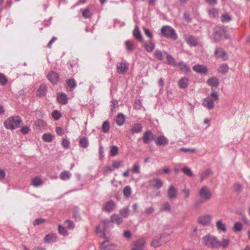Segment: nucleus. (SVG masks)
Wrapping results in <instances>:
<instances>
[{
  "mask_svg": "<svg viewBox=\"0 0 250 250\" xmlns=\"http://www.w3.org/2000/svg\"><path fill=\"white\" fill-rule=\"evenodd\" d=\"M164 236V234L161 235L159 238H154L151 242V245L154 248H157L162 245L161 238Z\"/></svg>",
  "mask_w": 250,
  "mask_h": 250,
  "instance_id": "obj_28",
  "label": "nucleus"
},
{
  "mask_svg": "<svg viewBox=\"0 0 250 250\" xmlns=\"http://www.w3.org/2000/svg\"><path fill=\"white\" fill-rule=\"evenodd\" d=\"M115 206V203L112 200H110L104 204L103 209L106 212H110L113 211Z\"/></svg>",
  "mask_w": 250,
  "mask_h": 250,
  "instance_id": "obj_12",
  "label": "nucleus"
},
{
  "mask_svg": "<svg viewBox=\"0 0 250 250\" xmlns=\"http://www.w3.org/2000/svg\"><path fill=\"white\" fill-rule=\"evenodd\" d=\"M118 107V101L117 100H112L111 101V111L112 112L115 111V109Z\"/></svg>",
  "mask_w": 250,
  "mask_h": 250,
  "instance_id": "obj_53",
  "label": "nucleus"
},
{
  "mask_svg": "<svg viewBox=\"0 0 250 250\" xmlns=\"http://www.w3.org/2000/svg\"><path fill=\"white\" fill-rule=\"evenodd\" d=\"M207 83L208 85L214 88L217 87L219 84L218 79L214 77H212L208 79Z\"/></svg>",
  "mask_w": 250,
  "mask_h": 250,
  "instance_id": "obj_20",
  "label": "nucleus"
},
{
  "mask_svg": "<svg viewBox=\"0 0 250 250\" xmlns=\"http://www.w3.org/2000/svg\"><path fill=\"white\" fill-rule=\"evenodd\" d=\"M62 145L65 149H67L69 147L70 142L67 137L63 138L62 139Z\"/></svg>",
  "mask_w": 250,
  "mask_h": 250,
  "instance_id": "obj_48",
  "label": "nucleus"
},
{
  "mask_svg": "<svg viewBox=\"0 0 250 250\" xmlns=\"http://www.w3.org/2000/svg\"><path fill=\"white\" fill-rule=\"evenodd\" d=\"M216 227L218 231H222L224 233L227 231L225 224H224L221 220L216 222Z\"/></svg>",
  "mask_w": 250,
  "mask_h": 250,
  "instance_id": "obj_27",
  "label": "nucleus"
},
{
  "mask_svg": "<svg viewBox=\"0 0 250 250\" xmlns=\"http://www.w3.org/2000/svg\"><path fill=\"white\" fill-rule=\"evenodd\" d=\"M56 236L53 234H47L45 236V242L50 243H53L56 241Z\"/></svg>",
  "mask_w": 250,
  "mask_h": 250,
  "instance_id": "obj_32",
  "label": "nucleus"
},
{
  "mask_svg": "<svg viewBox=\"0 0 250 250\" xmlns=\"http://www.w3.org/2000/svg\"><path fill=\"white\" fill-rule=\"evenodd\" d=\"M119 149L116 146H112L110 148V154L111 156L114 157L118 153Z\"/></svg>",
  "mask_w": 250,
  "mask_h": 250,
  "instance_id": "obj_47",
  "label": "nucleus"
},
{
  "mask_svg": "<svg viewBox=\"0 0 250 250\" xmlns=\"http://www.w3.org/2000/svg\"><path fill=\"white\" fill-rule=\"evenodd\" d=\"M211 173V170L210 169H208L205 171L203 172L200 175L201 181H203L207 178Z\"/></svg>",
  "mask_w": 250,
  "mask_h": 250,
  "instance_id": "obj_42",
  "label": "nucleus"
},
{
  "mask_svg": "<svg viewBox=\"0 0 250 250\" xmlns=\"http://www.w3.org/2000/svg\"><path fill=\"white\" fill-rule=\"evenodd\" d=\"M57 100L58 102L62 104H66L68 102L67 96L63 93H60L58 95Z\"/></svg>",
  "mask_w": 250,
  "mask_h": 250,
  "instance_id": "obj_22",
  "label": "nucleus"
},
{
  "mask_svg": "<svg viewBox=\"0 0 250 250\" xmlns=\"http://www.w3.org/2000/svg\"><path fill=\"white\" fill-rule=\"evenodd\" d=\"M184 39L186 42L190 46H195L198 44L197 39L192 35H186Z\"/></svg>",
  "mask_w": 250,
  "mask_h": 250,
  "instance_id": "obj_7",
  "label": "nucleus"
},
{
  "mask_svg": "<svg viewBox=\"0 0 250 250\" xmlns=\"http://www.w3.org/2000/svg\"><path fill=\"white\" fill-rule=\"evenodd\" d=\"M7 83V79L2 73H0V83L2 85H5Z\"/></svg>",
  "mask_w": 250,
  "mask_h": 250,
  "instance_id": "obj_56",
  "label": "nucleus"
},
{
  "mask_svg": "<svg viewBox=\"0 0 250 250\" xmlns=\"http://www.w3.org/2000/svg\"><path fill=\"white\" fill-rule=\"evenodd\" d=\"M126 49L128 51L131 52L133 49V42L130 41H126L125 42Z\"/></svg>",
  "mask_w": 250,
  "mask_h": 250,
  "instance_id": "obj_46",
  "label": "nucleus"
},
{
  "mask_svg": "<svg viewBox=\"0 0 250 250\" xmlns=\"http://www.w3.org/2000/svg\"><path fill=\"white\" fill-rule=\"evenodd\" d=\"M66 83L68 87L71 88V90H73L76 86V83L74 79H68L66 81Z\"/></svg>",
  "mask_w": 250,
  "mask_h": 250,
  "instance_id": "obj_40",
  "label": "nucleus"
},
{
  "mask_svg": "<svg viewBox=\"0 0 250 250\" xmlns=\"http://www.w3.org/2000/svg\"><path fill=\"white\" fill-rule=\"evenodd\" d=\"M71 176V173L68 171H64L61 173L60 177L61 180L65 181L70 179Z\"/></svg>",
  "mask_w": 250,
  "mask_h": 250,
  "instance_id": "obj_33",
  "label": "nucleus"
},
{
  "mask_svg": "<svg viewBox=\"0 0 250 250\" xmlns=\"http://www.w3.org/2000/svg\"><path fill=\"white\" fill-rule=\"evenodd\" d=\"M229 243V241L227 239H224L222 240V243H221V247L223 248H226Z\"/></svg>",
  "mask_w": 250,
  "mask_h": 250,
  "instance_id": "obj_62",
  "label": "nucleus"
},
{
  "mask_svg": "<svg viewBox=\"0 0 250 250\" xmlns=\"http://www.w3.org/2000/svg\"><path fill=\"white\" fill-rule=\"evenodd\" d=\"M102 131L104 133H107L109 130V123L108 121H104L102 127Z\"/></svg>",
  "mask_w": 250,
  "mask_h": 250,
  "instance_id": "obj_45",
  "label": "nucleus"
},
{
  "mask_svg": "<svg viewBox=\"0 0 250 250\" xmlns=\"http://www.w3.org/2000/svg\"><path fill=\"white\" fill-rule=\"evenodd\" d=\"M143 126L139 124L133 125L131 132L132 134L139 133L142 131Z\"/></svg>",
  "mask_w": 250,
  "mask_h": 250,
  "instance_id": "obj_30",
  "label": "nucleus"
},
{
  "mask_svg": "<svg viewBox=\"0 0 250 250\" xmlns=\"http://www.w3.org/2000/svg\"><path fill=\"white\" fill-rule=\"evenodd\" d=\"M182 171L188 176L192 177L193 172L188 167H184L182 169Z\"/></svg>",
  "mask_w": 250,
  "mask_h": 250,
  "instance_id": "obj_51",
  "label": "nucleus"
},
{
  "mask_svg": "<svg viewBox=\"0 0 250 250\" xmlns=\"http://www.w3.org/2000/svg\"><path fill=\"white\" fill-rule=\"evenodd\" d=\"M182 193L184 195L185 198H187L189 197L190 194V190L188 188H185L182 190Z\"/></svg>",
  "mask_w": 250,
  "mask_h": 250,
  "instance_id": "obj_64",
  "label": "nucleus"
},
{
  "mask_svg": "<svg viewBox=\"0 0 250 250\" xmlns=\"http://www.w3.org/2000/svg\"><path fill=\"white\" fill-rule=\"evenodd\" d=\"M43 184V181L39 177H35L32 179L31 184L36 188L41 187Z\"/></svg>",
  "mask_w": 250,
  "mask_h": 250,
  "instance_id": "obj_25",
  "label": "nucleus"
},
{
  "mask_svg": "<svg viewBox=\"0 0 250 250\" xmlns=\"http://www.w3.org/2000/svg\"><path fill=\"white\" fill-rule=\"evenodd\" d=\"M161 33L163 36L172 40H176L178 38L175 30L170 26H163L161 28Z\"/></svg>",
  "mask_w": 250,
  "mask_h": 250,
  "instance_id": "obj_3",
  "label": "nucleus"
},
{
  "mask_svg": "<svg viewBox=\"0 0 250 250\" xmlns=\"http://www.w3.org/2000/svg\"><path fill=\"white\" fill-rule=\"evenodd\" d=\"M132 171L134 173H140V166L138 163H135L133 164L132 168Z\"/></svg>",
  "mask_w": 250,
  "mask_h": 250,
  "instance_id": "obj_49",
  "label": "nucleus"
},
{
  "mask_svg": "<svg viewBox=\"0 0 250 250\" xmlns=\"http://www.w3.org/2000/svg\"><path fill=\"white\" fill-rule=\"evenodd\" d=\"M111 246L108 241H104L100 244V249L101 250H109V247Z\"/></svg>",
  "mask_w": 250,
  "mask_h": 250,
  "instance_id": "obj_38",
  "label": "nucleus"
},
{
  "mask_svg": "<svg viewBox=\"0 0 250 250\" xmlns=\"http://www.w3.org/2000/svg\"><path fill=\"white\" fill-rule=\"evenodd\" d=\"M193 70L195 72L202 74H207L208 72L207 67L204 65L196 64L193 67Z\"/></svg>",
  "mask_w": 250,
  "mask_h": 250,
  "instance_id": "obj_14",
  "label": "nucleus"
},
{
  "mask_svg": "<svg viewBox=\"0 0 250 250\" xmlns=\"http://www.w3.org/2000/svg\"><path fill=\"white\" fill-rule=\"evenodd\" d=\"M91 13L88 9L83 10L82 15L84 18H88L91 16Z\"/></svg>",
  "mask_w": 250,
  "mask_h": 250,
  "instance_id": "obj_58",
  "label": "nucleus"
},
{
  "mask_svg": "<svg viewBox=\"0 0 250 250\" xmlns=\"http://www.w3.org/2000/svg\"><path fill=\"white\" fill-rule=\"evenodd\" d=\"M79 143L80 146L83 148H86L89 145L88 139L85 137H83L80 138Z\"/></svg>",
  "mask_w": 250,
  "mask_h": 250,
  "instance_id": "obj_35",
  "label": "nucleus"
},
{
  "mask_svg": "<svg viewBox=\"0 0 250 250\" xmlns=\"http://www.w3.org/2000/svg\"><path fill=\"white\" fill-rule=\"evenodd\" d=\"M221 19L223 22H229L231 20V17L229 14L226 13L221 15Z\"/></svg>",
  "mask_w": 250,
  "mask_h": 250,
  "instance_id": "obj_43",
  "label": "nucleus"
},
{
  "mask_svg": "<svg viewBox=\"0 0 250 250\" xmlns=\"http://www.w3.org/2000/svg\"><path fill=\"white\" fill-rule=\"evenodd\" d=\"M22 122L19 116H10L4 122V125L7 129L14 130L19 127Z\"/></svg>",
  "mask_w": 250,
  "mask_h": 250,
  "instance_id": "obj_1",
  "label": "nucleus"
},
{
  "mask_svg": "<svg viewBox=\"0 0 250 250\" xmlns=\"http://www.w3.org/2000/svg\"><path fill=\"white\" fill-rule=\"evenodd\" d=\"M242 224L240 222H236L234 225L233 229L236 231H240L242 229Z\"/></svg>",
  "mask_w": 250,
  "mask_h": 250,
  "instance_id": "obj_59",
  "label": "nucleus"
},
{
  "mask_svg": "<svg viewBox=\"0 0 250 250\" xmlns=\"http://www.w3.org/2000/svg\"><path fill=\"white\" fill-rule=\"evenodd\" d=\"M215 56L217 58H222L224 60L228 59L226 52L222 49L218 48L215 51Z\"/></svg>",
  "mask_w": 250,
  "mask_h": 250,
  "instance_id": "obj_16",
  "label": "nucleus"
},
{
  "mask_svg": "<svg viewBox=\"0 0 250 250\" xmlns=\"http://www.w3.org/2000/svg\"><path fill=\"white\" fill-rule=\"evenodd\" d=\"M178 65L180 67V69L186 74H188L190 72V67L186 65L183 62H180Z\"/></svg>",
  "mask_w": 250,
  "mask_h": 250,
  "instance_id": "obj_26",
  "label": "nucleus"
},
{
  "mask_svg": "<svg viewBox=\"0 0 250 250\" xmlns=\"http://www.w3.org/2000/svg\"><path fill=\"white\" fill-rule=\"evenodd\" d=\"M149 184L154 188L159 189L163 187V182L159 178H155L149 180Z\"/></svg>",
  "mask_w": 250,
  "mask_h": 250,
  "instance_id": "obj_8",
  "label": "nucleus"
},
{
  "mask_svg": "<svg viewBox=\"0 0 250 250\" xmlns=\"http://www.w3.org/2000/svg\"><path fill=\"white\" fill-rule=\"evenodd\" d=\"M48 80L52 83H56L59 81V76L55 71L50 72L47 76Z\"/></svg>",
  "mask_w": 250,
  "mask_h": 250,
  "instance_id": "obj_15",
  "label": "nucleus"
},
{
  "mask_svg": "<svg viewBox=\"0 0 250 250\" xmlns=\"http://www.w3.org/2000/svg\"><path fill=\"white\" fill-rule=\"evenodd\" d=\"M199 195L203 202L210 200L212 196L211 192L206 186L201 188L199 192Z\"/></svg>",
  "mask_w": 250,
  "mask_h": 250,
  "instance_id": "obj_4",
  "label": "nucleus"
},
{
  "mask_svg": "<svg viewBox=\"0 0 250 250\" xmlns=\"http://www.w3.org/2000/svg\"><path fill=\"white\" fill-rule=\"evenodd\" d=\"M110 221L108 219L104 220L102 221L101 225H102V229H101V226H98L96 228L97 233H102L103 236L105 235V227L109 224Z\"/></svg>",
  "mask_w": 250,
  "mask_h": 250,
  "instance_id": "obj_10",
  "label": "nucleus"
},
{
  "mask_svg": "<svg viewBox=\"0 0 250 250\" xmlns=\"http://www.w3.org/2000/svg\"><path fill=\"white\" fill-rule=\"evenodd\" d=\"M155 46V44L151 40L145 44V49L148 52H152L154 50Z\"/></svg>",
  "mask_w": 250,
  "mask_h": 250,
  "instance_id": "obj_29",
  "label": "nucleus"
},
{
  "mask_svg": "<svg viewBox=\"0 0 250 250\" xmlns=\"http://www.w3.org/2000/svg\"><path fill=\"white\" fill-rule=\"evenodd\" d=\"M211 216L206 215L200 217L198 219V222L200 224L205 226L208 225L210 222Z\"/></svg>",
  "mask_w": 250,
  "mask_h": 250,
  "instance_id": "obj_18",
  "label": "nucleus"
},
{
  "mask_svg": "<svg viewBox=\"0 0 250 250\" xmlns=\"http://www.w3.org/2000/svg\"><path fill=\"white\" fill-rule=\"evenodd\" d=\"M127 68L126 64L124 62H119L117 65V71L120 74L126 72Z\"/></svg>",
  "mask_w": 250,
  "mask_h": 250,
  "instance_id": "obj_19",
  "label": "nucleus"
},
{
  "mask_svg": "<svg viewBox=\"0 0 250 250\" xmlns=\"http://www.w3.org/2000/svg\"><path fill=\"white\" fill-rule=\"evenodd\" d=\"M133 36L137 40L141 41L142 40V37L141 33L139 31V27L136 25L133 31Z\"/></svg>",
  "mask_w": 250,
  "mask_h": 250,
  "instance_id": "obj_34",
  "label": "nucleus"
},
{
  "mask_svg": "<svg viewBox=\"0 0 250 250\" xmlns=\"http://www.w3.org/2000/svg\"><path fill=\"white\" fill-rule=\"evenodd\" d=\"M224 29L221 27H216L214 29V39L216 42L219 41L222 36L224 34Z\"/></svg>",
  "mask_w": 250,
  "mask_h": 250,
  "instance_id": "obj_5",
  "label": "nucleus"
},
{
  "mask_svg": "<svg viewBox=\"0 0 250 250\" xmlns=\"http://www.w3.org/2000/svg\"><path fill=\"white\" fill-rule=\"evenodd\" d=\"M208 14L210 17H216L218 15V11L216 9L213 8L208 10Z\"/></svg>",
  "mask_w": 250,
  "mask_h": 250,
  "instance_id": "obj_52",
  "label": "nucleus"
},
{
  "mask_svg": "<svg viewBox=\"0 0 250 250\" xmlns=\"http://www.w3.org/2000/svg\"><path fill=\"white\" fill-rule=\"evenodd\" d=\"M164 54L166 55V59L168 64L174 66L176 65V61L171 55L167 54L166 52H164Z\"/></svg>",
  "mask_w": 250,
  "mask_h": 250,
  "instance_id": "obj_31",
  "label": "nucleus"
},
{
  "mask_svg": "<svg viewBox=\"0 0 250 250\" xmlns=\"http://www.w3.org/2000/svg\"><path fill=\"white\" fill-rule=\"evenodd\" d=\"M229 70V67L228 65L226 64H223L221 65L218 69V71L219 73H221L222 74H225L228 72Z\"/></svg>",
  "mask_w": 250,
  "mask_h": 250,
  "instance_id": "obj_39",
  "label": "nucleus"
},
{
  "mask_svg": "<svg viewBox=\"0 0 250 250\" xmlns=\"http://www.w3.org/2000/svg\"><path fill=\"white\" fill-rule=\"evenodd\" d=\"M155 57L159 60H163L164 56L162 52L159 50H156L155 52Z\"/></svg>",
  "mask_w": 250,
  "mask_h": 250,
  "instance_id": "obj_57",
  "label": "nucleus"
},
{
  "mask_svg": "<svg viewBox=\"0 0 250 250\" xmlns=\"http://www.w3.org/2000/svg\"><path fill=\"white\" fill-rule=\"evenodd\" d=\"M65 224L66 228L68 229H72L74 228L75 225L74 223L69 220H66L65 222Z\"/></svg>",
  "mask_w": 250,
  "mask_h": 250,
  "instance_id": "obj_55",
  "label": "nucleus"
},
{
  "mask_svg": "<svg viewBox=\"0 0 250 250\" xmlns=\"http://www.w3.org/2000/svg\"><path fill=\"white\" fill-rule=\"evenodd\" d=\"M188 82L189 80L188 78L185 77H182L178 82V85L180 88L185 89L188 87Z\"/></svg>",
  "mask_w": 250,
  "mask_h": 250,
  "instance_id": "obj_21",
  "label": "nucleus"
},
{
  "mask_svg": "<svg viewBox=\"0 0 250 250\" xmlns=\"http://www.w3.org/2000/svg\"><path fill=\"white\" fill-rule=\"evenodd\" d=\"M177 189L173 185H170L167 190V196L170 199H175L177 196Z\"/></svg>",
  "mask_w": 250,
  "mask_h": 250,
  "instance_id": "obj_11",
  "label": "nucleus"
},
{
  "mask_svg": "<svg viewBox=\"0 0 250 250\" xmlns=\"http://www.w3.org/2000/svg\"><path fill=\"white\" fill-rule=\"evenodd\" d=\"M145 244V239L140 238L134 243L133 247L131 250H144Z\"/></svg>",
  "mask_w": 250,
  "mask_h": 250,
  "instance_id": "obj_9",
  "label": "nucleus"
},
{
  "mask_svg": "<svg viewBox=\"0 0 250 250\" xmlns=\"http://www.w3.org/2000/svg\"><path fill=\"white\" fill-rule=\"evenodd\" d=\"M119 212L122 216L126 218L129 215L130 211L128 208L126 207L121 209L119 211Z\"/></svg>",
  "mask_w": 250,
  "mask_h": 250,
  "instance_id": "obj_44",
  "label": "nucleus"
},
{
  "mask_svg": "<svg viewBox=\"0 0 250 250\" xmlns=\"http://www.w3.org/2000/svg\"><path fill=\"white\" fill-rule=\"evenodd\" d=\"M203 243L208 248L214 249L221 247V242L213 235H207L203 237Z\"/></svg>",
  "mask_w": 250,
  "mask_h": 250,
  "instance_id": "obj_2",
  "label": "nucleus"
},
{
  "mask_svg": "<svg viewBox=\"0 0 250 250\" xmlns=\"http://www.w3.org/2000/svg\"><path fill=\"white\" fill-rule=\"evenodd\" d=\"M47 91V86L44 84H41L37 90V95L39 97L44 96L46 95Z\"/></svg>",
  "mask_w": 250,
  "mask_h": 250,
  "instance_id": "obj_23",
  "label": "nucleus"
},
{
  "mask_svg": "<svg viewBox=\"0 0 250 250\" xmlns=\"http://www.w3.org/2000/svg\"><path fill=\"white\" fill-rule=\"evenodd\" d=\"M132 193L131 188L129 186H125L123 189L124 195L126 198H128L130 196Z\"/></svg>",
  "mask_w": 250,
  "mask_h": 250,
  "instance_id": "obj_37",
  "label": "nucleus"
},
{
  "mask_svg": "<svg viewBox=\"0 0 250 250\" xmlns=\"http://www.w3.org/2000/svg\"><path fill=\"white\" fill-rule=\"evenodd\" d=\"M125 117L124 115L122 113L118 114L117 118H116V123L117 124L120 125L121 126L124 125L125 123Z\"/></svg>",
  "mask_w": 250,
  "mask_h": 250,
  "instance_id": "obj_36",
  "label": "nucleus"
},
{
  "mask_svg": "<svg viewBox=\"0 0 250 250\" xmlns=\"http://www.w3.org/2000/svg\"><path fill=\"white\" fill-rule=\"evenodd\" d=\"M161 211H170L171 210L170 204L167 202L162 204V207L160 208Z\"/></svg>",
  "mask_w": 250,
  "mask_h": 250,
  "instance_id": "obj_41",
  "label": "nucleus"
},
{
  "mask_svg": "<svg viewBox=\"0 0 250 250\" xmlns=\"http://www.w3.org/2000/svg\"><path fill=\"white\" fill-rule=\"evenodd\" d=\"M30 131V128L27 125L23 126L21 129L20 131L23 134H27Z\"/></svg>",
  "mask_w": 250,
  "mask_h": 250,
  "instance_id": "obj_63",
  "label": "nucleus"
},
{
  "mask_svg": "<svg viewBox=\"0 0 250 250\" xmlns=\"http://www.w3.org/2000/svg\"><path fill=\"white\" fill-rule=\"evenodd\" d=\"M110 221L113 223H116L118 225H120L123 222V220L118 214H114L111 215Z\"/></svg>",
  "mask_w": 250,
  "mask_h": 250,
  "instance_id": "obj_24",
  "label": "nucleus"
},
{
  "mask_svg": "<svg viewBox=\"0 0 250 250\" xmlns=\"http://www.w3.org/2000/svg\"><path fill=\"white\" fill-rule=\"evenodd\" d=\"M154 136L150 131H147L144 133L143 140L146 144H149L152 140L154 139Z\"/></svg>",
  "mask_w": 250,
  "mask_h": 250,
  "instance_id": "obj_13",
  "label": "nucleus"
},
{
  "mask_svg": "<svg viewBox=\"0 0 250 250\" xmlns=\"http://www.w3.org/2000/svg\"><path fill=\"white\" fill-rule=\"evenodd\" d=\"M58 230L61 234L63 236H67L68 233L65 228L61 226H59Z\"/></svg>",
  "mask_w": 250,
  "mask_h": 250,
  "instance_id": "obj_54",
  "label": "nucleus"
},
{
  "mask_svg": "<svg viewBox=\"0 0 250 250\" xmlns=\"http://www.w3.org/2000/svg\"><path fill=\"white\" fill-rule=\"evenodd\" d=\"M61 116V114L60 113V112H59L58 111L55 110V111H53L52 117L55 120H57L59 119L60 118Z\"/></svg>",
  "mask_w": 250,
  "mask_h": 250,
  "instance_id": "obj_60",
  "label": "nucleus"
},
{
  "mask_svg": "<svg viewBox=\"0 0 250 250\" xmlns=\"http://www.w3.org/2000/svg\"><path fill=\"white\" fill-rule=\"evenodd\" d=\"M168 143V139L164 135L159 136L155 141V143L158 146H165Z\"/></svg>",
  "mask_w": 250,
  "mask_h": 250,
  "instance_id": "obj_17",
  "label": "nucleus"
},
{
  "mask_svg": "<svg viewBox=\"0 0 250 250\" xmlns=\"http://www.w3.org/2000/svg\"><path fill=\"white\" fill-rule=\"evenodd\" d=\"M45 222V220L42 218H39L35 219L33 223V225L36 226L42 224Z\"/></svg>",
  "mask_w": 250,
  "mask_h": 250,
  "instance_id": "obj_61",
  "label": "nucleus"
},
{
  "mask_svg": "<svg viewBox=\"0 0 250 250\" xmlns=\"http://www.w3.org/2000/svg\"><path fill=\"white\" fill-rule=\"evenodd\" d=\"M202 105L208 109L211 110L214 107V101L210 97H207L203 99Z\"/></svg>",
  "mask_w": 250,
  "mask_h": 250,
  "instance_id": "obj_6",
  "label": "nucleus"
},
{
  "mask_svg": "<svg viewBox=\"0 0 250 250\" xmlns=\"http://www.w3.org/2000/svg\"><path fill=\"white\" fill-rule=\"evenodd\" d=\"M42 139L46 142H51L52 141L53 136L50 133H44L42 136Z\"/></svg>",
  "mask_w": 250,
  "mask_h": 250,
  "instance_id": "obj_50",
  "label": "nucleus"
}]
</instances>
